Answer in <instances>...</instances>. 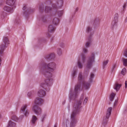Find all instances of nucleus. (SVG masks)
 Returning a JSON list of instances; mask_svg holds the SVG:
<instances>
[{"label": "nucleus", "mask_w": 127, "mask_h": 127, "mask_svg": "<svg viewBox=\"0 0 127 127\" xmlns=\"http://www.w3.org/2000/svg\"><path fill=\"white\" fill-rule=\"evenodd\" d=\"M41 72L44 76L48 79L45 80V84L41 83L40 86L47 91H49L50 89L48 86H51L53 84V79L51 78L52 74L51 73L53 72L55 69L56 64L53 62L47 64L44 63L41 64Z\"/></svg>", "instance_id": "nucleus-1"}, {"label": "nucleus", "mask_w": 127, "mask_h": 127, "mask_svg": "<svg viewBox=\"0 0 127 127\" xmlns=\"http://www.w3.org/2000/svg\"><path fill=\"white\" fill-rule=\"evenodd\" d=\"M91 83L89 81V82L85 81L84 78L82 77L81 72H80L78 77V82L75 86L74 90L73 91L72 88L70 89L69 95L70 99L75 100L77 97L78 90L80 89L81 84H82V89L87 90L90 88Z\"/></svg>", "instance_id": "nucleus-2"}, {"label": "nucleus", "mask_w": 127, "mask_h": 127, "mask_svg": "<svg viewBox=\"0 0 127 127\" xmlns=\"http://www.w3.org/2000/svg\"><path fill=\"white\" fill-rule=\"evenodd\" d=\"M83 95H82L79 101L76 102L73 105V110L71 115V121L70 127H74L77 122L76 117L81 111L82 107L81 104L83 99Z\"/></svg>", "instance_id": "nucleus-3"}, {"label": "nucleus", "mask_w": 127, "mask_h": 127, "mask_svg": "<svg viewBox=\"0 0 127 127\" xmlns=\"http://www.w3.org/2000/svg\"><path fill=\"white\" fill-rule=\"evenodd\" d=\"M22 9L23 10L24 15L26 17H27L29 15L30 13L33 12L34 10L33 9H31L30 7H28L27 5L24 4L23 5Z\"/></svg>", "instance_id": "nucleus-4"}, {"label": "nucleus", "mask_w": 127, "mask_h": 127, "mask_svg": "<svg viewBox=\"0 0 127 127\" xmlns=\"http://www.w3.org/2000/svg\"><path fill=\"white\" fill-rule=\"evenodd\" d=\"M95 55L94 53H92L91 56L89 57L87 61L86 67L87 69L91 68L93 64V63L95 62Z\"/></svg>", "instance_id": "nucleus-5"}, {"label": "nucleus", "mask_w": 127, "mask_h": 127, "mask_svg": "<svg viewBox=\"0 0 127 127\" xmlns=\"http://www.w3.org/2000/svg\"><path fill=\"white\" fill-rule=\"evenodd\" d=\"M3 41L4 43L0 45V54H2L5 48L7 47L6 44H9V40L8 38L6 37H4L3 39Z\"/></svg>", "instance_id": "nucleus-6"}, {"label": "nucleus", "mask_w": 127, "mask_h": 127, "mask_svg": "<svg viewBox=\"0 0 127 127\" xmlns=\"http://www.w3.org/2000/svg\"><path fill=\"white\" fill-rule=\"evenodd\" d=\"M112 109V107L109 108L107 110L106 116L104 117L102 124L104 126H105L107 124L108 119L111 114Z\"/></svg>", "instance_id": "nucleus-7"}, {"label": "nucleus", "mask_w": 127, "mask_h": 127, "mask_svg": "<svg viewBox=\"0 0 127 127\" xmlns=\"http://www.w3.org/2000/svg\"><path fill=\"white\" fill-rule=\"evenodd\" d=\"M118 17L119 15L118 13H116L115 15L114 19L112 22L111 27L112 28L117 26L118 21Z\"/></svg>", "instance_id": "nucleus-8"}, {"label": "nucleus", "mask_w": 127, "mask_h": 127, "mask_svg": "<svg viewBox=\"0 0 127 127\" xmlns=\"http://www.w3.org/2000/svg\"><path fill=\"white\" fill-rule=\"evenodd\" d=\"M27 104L23 105L21 109V112L23 113L27 117L29 114V111L27 109Z\"/></svg>", "instance_id": "nucleus-9"}, {"label": "nucleus", "mask_w": 127, "mask_h": 127, "mask_svg": "<svg viewBox=\"0 0 127 127\" xmlns=\"http://www.w3.org/2000/svg\"><path fill=\"white\" fill-rule=\"evenodd\" d=\"M52 6L53 9H52L53 10L54 8V10H53V11L55 12H57L58 15L59 17H61L62 16L63 14V11H58L57 10V7L55 4L54 3L52 5Z\"/></svg>", "instance_id": "nucleus-10"}, {"label": "nucleus", "mask_w": 127, "mask_h": 127, "mask_svg": "<svg viewBox=\"0 0 127 127\" xmlns=\"http://www.w3.org/2000/svg\"><path fill=\"white\" fill-rule=\"evenodd\" d=\"M35 113L37 115H39L41 114L42 110L38 106L34 105L32 109Z\"/></svg>", "instance_id": "nucleus-11"}, {"label": "nucleus", "mask_w": 127, "mask_h": 127, "mask_svg": "<svg viewBox=\"0 0 127 127\" xmlns=\"http://www.w3.org/2000/svg\"><path fill=\"white\" fill-rule=\"evenodd\" d=\"M43 102V100L41 98L37 97L34 101L35 104L37 105H40Z\"/></svg>", "instance_id": "nucleus-12"}, {"label": "nucleus", "mask_w": 127, "mask_h": 127, "mask_svg": "<svg viewBox=\"0 0 127 127\" xmlns=\"http://www.w3.org/2000/svg\"><path fill=\"white\" fill-rule=\"evenodd\" d=\"M93 34L91 33L88 38V41L85 44L86 47H88L90 46L91 43L92 41V36Z\"/></svg>", "instance_id": "nucleus-13"}, {"label": "nucleus", "mask_w": 127, "mask_h": 127, "mask_svg": "<svg viewBox=\"0 0 127 127\" xmlns=\"http://www.w3.org/2000/svg\"><path fill=\"white\" fill-rule=\"evenodd\" d=\"M37 95L38 96L42 97L45 95L46 92L44 90L42 89H40L38 92Z\"/></svg>", "instance_id": "nucleus-14"}, {"label": "nucleus", "mask_w": 127, "mask_h": 127, "mask_svg": "<svg viewBox=\"0 0 127 127\" xmlns=\"http://www.w3.org/2000/svg\"><path fill=\"white\" fill-rule=\"evenodd\" d=\"M16 0H7L6 1L7 4L12 6L15 3Z\"/></svg>", "instance_id": "nucleus-15"}, {"label": "nucleus", "mask_w": 127, "mask_h": 127, "mask_svg": "<svg viewBox=\"0 0 127 127\" xmlns=\"http://www.w3.org/2000/svg\"><path fill=\"white\" fill-rule=\"evenodd\" d=\"M55 57V54L53 53H52L46 56L45 57V58L48 60H50L54 59Z\"/></svg>", "instance_id": "nucleus-16"}, {"label": "nucleus", "mask_w": 127, "mask_h": 127, "mask_svg": "<svg viewBox=\"0 0 127 127\" xmlns=\"http://www.w3.org/2000/svg\"><path fill=\"white\" fill-rule=\"evenodd\" d=\"M59 22V19L56 17H54L52 20L53 24L55 25H58Z\"/></svg>", "instance_id": "nucleus-17"}, {"label": "nucleus", "mask_w": 127, "mask_h": 127, "mask_svg": "<svg viewBox=\"0 0 127 127\" xmlns=\"http://www.w3.org/2000/svg\"><path fill=\"white\" fill-rule=\"evenodd\" d=\"M47 19L46 15H42L39 17V20L43 22H45L47 21Z\"/></svg>", "instance_id": "nucleus-18"}, {"label": "nucleus", "mask_w": 127, "mask_h": 127, "mask_svg": "<svg viewBox=\"0 0 127 127\" xmlns=\"http://www.w3.org/2000/svg\"><path fill=\"white\" fill-rule=\"evenodd\" d=\"M121 86V84H119L118 83H116L114 85V88L117 91H118L119 90Z\"/></svg>", "instance_id": "nucleus-19"}, {"label": "nucleus", "mask_w": 127, "mask_h": 127, "mask_svg": "<svg viewBox=\"0 0 127 127\" xmlns=\"http://www.w3.org/2000/svg\"><path fill=\"white\" fill-rule=\"evenodd\" d=\"M3 9L4 10L8 12L11 11L13 9L8 6H4Z\"/></svg>", "instance_id": "nucleus-20"}, {"label": "nucleus", "mask_w": 127, "mask_h": 127, "mask_svg": "<svg viewBox=\"0 0 127 127\" xmlns=\"http://www.w3.org/2000/svg\"><path fill=\"white\" fill-rule=\"evenodd\" d=\"M55 28L52 25H49L48 28V31L49 32H51L54 31Z\"/></svg>", "instance_id": "nucleus-21"}, {"label": "nucleus", "mask_w": 127, "mask_h": 127, "mask_svg": "<svg viewBox=\"0 0 127 127\" xmlns=\"http://www.w3.org/2000/svg\"><path fill=\"white\" fill-rule=\"evenodd\" d=\"M16 124L11 121H10L7 127H15Z\"/></svg>", "instance_id": "nucleus-22"}, {"label": "nucleus", "mask_w": 127, "mask_h": 127, "mask_svg": "<svg viewBox=\"0 0 127 127\" xmlns=\"http://www.w3.org/2000/svg\"><path fill=\"white\" fill-rule=\"evenodd\" d=\"M57 4L58 5V7L61 8L62 6L63 3V0H58L57 1Z\"/></svg>", "instance_id": "nucleus-23"}, {"label": "nucleus", "mask_w": 127, "mask_h": 127, "mask_svg": "<svg viewBox=\"0 0 127 127\" xmlns=\"http://www.w3.org/2000/svg\"><path fill=\"white\" fill-rule=\"evenodd\" d=\"M11 113L12 115H11L12 119L15 121H18V118L16 116L13 114V112H11Z\"/></svg>", "instance_id": "nucleus-24"}, {"label": "nucleus", "mask_w": 127, "mask_h": 127, "mask_svg": "<svg viewBox=\"0 0 127 127\" xmlns=\"http://www.w3.org/2000/svg\"><path fill=\"white\" fill-rule=\"evenodd\" d=\"M37 119V118L35 116V115L33 116L31 120L32 123L33 124H34L35 121Z\"/></svg>", "instance_id": "nucleus-25"}, {"label": "nucleus", "mask_w": 127, "mask_h": 127, "mask_svg": "<svg viewBox=\"0 0 127 127\" xmlns=\"http://www.w3.org/2000/svg\"><path fill=\"white\" fill-rule=\"evenodd\" d=\"M39 11L40 12H42L44 9V6L43 4H41L39 6Z\"/></svg>", "instance_id": "nucleus-26"}, {"label": "nucleus", "mask_w": 127, "mask_h": 127, "mask_svg": "<svg viewBox=\"0 0 127 127\" xmlns=\"http://www.w3.org/2000/svg\"><path fill=\"white\" fill-rule=\"evenodd\" d=\"M52 10L51 8L50 7L46 6L45 7V11L46 13H48Z\"/></svg>", "instance_id": "nucleus-27"}, {"label": "nucleus", "mask_w": 127, "mask_h": 127, "mask_svg": "<svg viewBox=\"0 0 127 127\" xmlns=\"http://www.w3.org/2000/svg\"><path fill=\"white\" fill-rule=\"evenodd\" d=\"M94 74L92 73L91 74L90 78H89V81L90 82H92L93 81V79L94 78Z\"/></svg>", "instance_id": "nucleus-28"}, {"label": "nucleus", "mask_w": 127, "mask_h": 127, "mask_svg": "<svg viewBox=\"0 0 127 127\" xmlns=\"http://www.w3.org/2000/svg\"><path fill=\"white\" fill-rule=\"evenodd\" d=\"M64 122L63 123V125L64 127H67V124H69V120L68 119H67L66 120V122H65V121H64Z\"/></svg>", "instance_id": "nucleus-29"}, {"label": "nucleus", "mask_w": 127, "mask_h": 127, "mask_svg": "<svg viewBox=\"0 0 127 127\" xmlns=\"http://www.w3.org/2000/svg\"><path fill=\"white\" fill-rule=\"evenodd\" d=\"M77 63L78 65L79 68H82V67L83 65L81 63L80 59L78 60Z\"/></svg>", "instance_id": "nucleus-30"}, {"label": "nucleus", "mask_w": 127, "mask_h": 127, "mask_svg": "<svg viewBox=\"0 0 127 127\" xmlns=\"http://www.w3.org/2000/svg\"><path fill=\"white\" fill-rule=\"evenodd\" d=\"M115 95V94L113 93H112L111 94L110 99V100L111 101H112L113 100Z\"/></svg>", "instance_id": "nucleus-31"}, {"label": "nucleus", "mask_w": 127, "mask_h": 127, "mask_svg": "<svg viewBox=\"0 0 127 127\" xmlns=\"http://www.w3.org/2000/svg\"><path fill=\"white\" fill-rule=\"evenodd\" d=\"M81 56L82 58V61L83 63H84L85 59V55L84 53H82L81 54Z\"/></svg>", "instance_id": "nucleus-32"}, {"label": "nucleus", "mask_w": 127, "mask_h": 127, "mask_svg": "<svg viewBox=\"0 0 127 127\" xmlns=\"http://www.w3.org/2000/svg\"><path fill=\"white\" fill-rule=\"evenodd\" d=\"M109 60H107L106 61H104L103 63V68L104 69L105 66L108 63V62Z\"/></svg>", "instance_id": "nucleus-33"}, {"label": "nucleus", "mask_w": 127, "mask_h": 127, "mask_svg": "<svg viewBox=\"0 0 127 127\" xmlns=\"http://www.w3.org/2000/svg\"><path fill=\"white\" fill-rule=\"evenodd\" d=\"M123 64L125 66L127 65V59H123Z\"/></svg>", "instance_id": "nucleus-34"}, {"label": "nucleus", "mask_w": 127, "mask_h": 127, "mask_svg": "<svg viewBox=\"0 0 127 127\" xmlns=\"http://www.w3.org/2000/svg\"><path fill=\"white\" fill-rule=\"evenodd\" d=\"M76 70H73V72L72 73V77L73 78H74L75 76L76 75Z\"/></svg>", "instance_id": "nucleus-35"}, {"label": "nucleus", "mask_w": 127, "mask_h": 127, "mask_svg": "<svg viewBox=\"0 0 127 127\" xmlns=\"http://www.w3.org/2000/svg\"><path fill=\"white\" fill-rule=\"evenodd\" d=\"M92 29V28L88 26L87 27L86 29V32L87 33L90 32H91Z\"/></svg>", "instance_id": "nucleus-36"}, {"label": "nucleus", "mask_w": 127, "mask_h": 127, "mask_svg": "<svg viewBox=\"0 0 127 127\" xmlns=\"http://www.w3.org/2000/svg\"><path fill=\"white\" fill-rule=\"evenodd\" d=\"M126 69L125 68H124L122 70L121 72V73L123 75H124L126 74Z\"/></svg>", "instance_id": "nucleus-37"}, {"label": "nucleus", "mask_w": 127, "mask_h": 127, "mask_svg": "<svg viewBox=\"0 0 127 127\" xmlns=\"http://www.w3.org/2000/svg\"><path fill=\"white\" fill-rule=\"evenodd\" d=\"M57 53L59 55H60L62 54V51L60 49L58 48L57 49Z\"/></svg>", "instance_id": "nucleus-38"}, {"label": "nucleus", "mask_w": 127, "mask_h": 127, "mask_svg": "<svg viewBox=\"0 0 127 127\" xmlns=\"http://www.w3.org/2000/svg\"><path fill=\"white\" fill-rule=\"evenodd\" d=\"M123 55L126 57H127V49L125 50L123 53Z\"/></svg>", "instance_id": "nucleus-39"}, {"label": "nucleus", "mask_w": 127, "mask_h": 127, "mask_svg": "<svg viewBox=\"0 0 127 127\" xmlns=\"http://www.w3.org/2000/svg\"><path fill=\"white\" fill-rule=\"evenodd\" d=\"M127 5V2H125L124 3V5L123 6V10L126 8V6Z\"/></svg>", "instance_id": "nucleus-40"}, {"label": "nucleus", "mask_w": 127, "mask_h": 127, "mask_svg": "<svg viewBox=\"0 0 127 127\" xmlns=\"http://www.w3.org/2000/svg\"><path fill=\"white\" fill-rule=\"evenodd\" d=\"M38 40L39 42H43L45 40V39H44L41 38H40L38 39Z\"/></svg>", "instance_id": "nucleus-41"}, {"label": "nucleus", "mask_w": 127, "mask_h": 127, "mask_svg": "<svg viewBox=\"0 0 127 127\" xmlns=\"http://www.w3.org/2000/svg\"><path fill=\"white\" fill-rule=\"evenodd\" d=\"M116 67V64H114L113 65L111 69L112 72L113 71L114 69Z\"/></svg>", "instance_id": "nucleus-42"}, {"label": "nucleus", "mask_w": 127, "mask_h": 127, "mask_svg": "<svg viewBox=\"0 0 127 127\" xmlns=\"http://www.w3.org/2000/svg\"><path fill=\"white\" fill-rule=\"evenodd\" d=\"M83 51L84 53H86L88 52V50L85 48H84L83 49Z\"/></svg>", "instance_id": "nucleus-43"}, {"label": "nucleus", "mask_w": 127, "mask_h": 127, "mask_svg": "<svg viewBox=\"0 0 127 127\" xmlns=\"http://www.w3.org/2000/svg\"><path fill=\"white\" fill-rule=\"evenodd\" d=\"M88 100V98L87 97H86L85 99L84 100V101H83V104H85Z\"/></svg>", "instance_id": "nucleus-44"}, {"label": "nucleus", "mask_w": 127, "mask_h": 127, "mask_svg": "<svg viewBox=\"0 0 127 127\" xmlns=\"http://www.w3.org/2000/svg\"><path fill=\"white\" fill-rule=\"evenodd\" d=\"M46 116V115L45 114L44 115H43L42 116V119L41 121H42L43 122L44 121V119L45 118V117Z\"/></svg>", "instance_id": "nucleus-45"}, {"label": "nucleus", "mask_w": 127, "mask_h": 127, "mask_svg": "<svg viewBox=\"0 0 127 127\" xmlns=\"http://www.w3.org/2000/svg\"><path fill=\"white\" fill-rule=\"evenodd\" d=\"M24 116L23 115H21L20 116L19 118H18V120H22V119L24 117Z\"/></svg>", "instance_id": "nucleus-46"}, {"label": "nucleus", "mask_w": 127, "mask_h": 127, "mask_svg": "<svg viewBox=\"0 0 127 127\" xmlns=\"http://www.w3.org/2000/svg\"><path fill=\"white\" fill-rule=\"evenodd\" d=\"M118 100H116L114 103V106H115L117 104Z\"/></svg>", "instance_id": "nucleus-47"}, {"label": "nucleus", "mask_w": 127, "mask_h": 127, "mask_svg": "<svg viewBox=\"0 0 127 127\" xmlns=\"http://www.w3.org/2000/svg\"><path fill=\"white\" fill-rule=\"evenodd\" d=\"M99 20L98 19H95L94 21V23L95 24L96 23L97 21H99Z\"/></svg>", "instance_id": "nucleus-48"}, {"label": "nucleus", "mask_w": 127, "mask_h": 127, "mask_svg": "<svg viewBox=\"0 0 127 127\" xmlns=\"http://www.w3.org/2000/svg\"><path fill=\"white\" fill-rule=\"evenodd\" d=\"M6 13H5L3 12L2 15H2H2L3 16V17H4V16L5 15H6Z\"/></svg>", "instance_id": "nucleus-49"}, {"label": "nucleus", "mask_w": 127, "mask_h": 127, "mask_svg": "<svg viewBox=\"0 0 127 127\" xmlns=\"http://www.w3.org/2000/svg\"><path fill=\"white\" fill-rule=\"evenodd\" d=\"M19 22H20V20H18L17 21V19H16L15 21V22L16 23H17V24H18V23H19Z\"/></svg>", "instance_id": "nucleus-50"}, {"label": "nucleus", "mask_w": 127, "mask_h": 127, "mask_svg": "<svg viewBox=\"0 0 127 127\" xmlns=\"http://www.w3.org/2000/svg\"><path fill=\"white\" fill-rule=\"evenodd\" d=\"M47 37L48 38H49L51 37V35L49 33H47Z\"/></svg>", "instance_id": "nucleus-51"}, {"label": "nucleus", "mask_w": 127, "mask_h": 127, "mask_svg": "<svg viewBox=\"0 0 127 127\" xmlns=\"http://www.w3.org/2000/svg\"><path fill=\"white\" fill-rule=\"evenodd\" d=\"M31 92L28 93V96L30 97L31 95Z\"/></svg>", "instance_id": "nucleus-52"}, {"label": "nucleus", "mask_w": 127, "mask_h": 127, "mask_svg": "<svg viewBox=\"0 0 127 127\" xmlns=\"http://www.w3.org/2000/svg\"><path fill=\"white\" fill-rule=\"evenodd\" d=\"M125 88H126L127 87V81H126L125 83Z\"/></svg>", "instance_id": "nucleus-53"}, {"label": "nucleus", "mask_w": 127, "mask_h": 127, "mask_svg": "<svg viewBox=\"0 0 127 127\" xmlns=\"http://www.w3.org/2000/svg\"><path fill=\"white\" fill-rule=\"evenodd\" d=\"M60 46L62 47H63L64 46V44L63 43H62L60 44Z\"/></svg>", "instance_id": "nucleus-54"}, {"label": "nucleus", "mask_w": 127, "mask_h": 127, "mask_svg": "<svg viewBox=\"0 0 127 127\" xmlns=\"http://www.w3.org/2000/svg\"><path fill=\"white\" fill-rule=\"evenodd\" d=\"M57 123H56L54 126V127H57Z\"/></svg>", "instance_id": "nucleus-55"}, {"label": "nucleus", "mask_w": 127, "mask_h": 127, "mask_svg": "<svg viewBox=\"0 0 127 127\" xmlns=\"http://www.w3.org/2000/svg\"><path fill=\"white\" fill-rule=\"evenodd\" d=\"M65 100L62 103L63 104H65Z\"/></svg>", "instance_id": "nucleus-56"}, {"label": "nucleus", "mask_w": 127, "mask_h": 127, "mask_svg": "<svg viewBox=\"0 0 127 127\" xmlns=\"http://www.w3.org/2000/svg\"><path fill=\"white\" fill-rule=\"evenodd\" d=\"M78 8H76V11H78Z\"/></svg>", "instance_id": "nucleus-57"}, {"label": "nucleus", "mask_w": 127, "mask_h": 127, "mask_svg": "<svg viewBox=\"0 0 127 127\" xmlns=\"http://www.w3.org/2000/svg\"><path fill=\"white\" fill-rule=\"evenodd\" d=\"M53 38L52 37V38L51 39V42H52V40H53V39H52Z\"/></svg>", "instance_id": "nucleus-58"}, {"label": "nucleus", "mask_w": 127, "mask_h": 127, "mask_svg": "<svg viewBox=\"0 0 127 127\" xmlns=\"http://www.w3.org/2000/svg\"><path fill=\"white\" fill-rule=\"evenodd\" d=\"M68 109L69 110V106H68Z\"/></svg>", "instance_id": "nucleus-59"}, {"label": "nucleus", "mask_w": 127, "mask_h": 127, "mask_svg": "<svg viewBox=\"0 0 127 127\" xmlns=\"http://www.w3.org/2000/svg\"><path fill=\"white\" fill-rule=\"evenodd\" d=\"M89 72V70H88V74Z\"/></svg>", "instance_id": "nucleus-60"}, {"label": "nucleus", "mask_w": 127, "mask_h": 127, "mask_svg": "<svg viewBox=\"0 0 127 127\" xmlns=\"http://www.w3.org/2000/svg\"><path fill=\"white\" fill-rule=\"evenodd\" d=\"M1 115L0 114V118L1 117Z\"/></svg>", "instance_id": "nucleus-61"}]
</instances>
